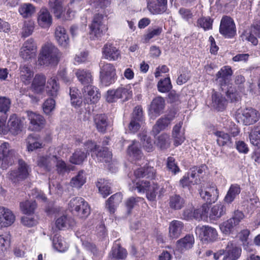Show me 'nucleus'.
Listing matches in <instances>:
<instances>
[{"mask_svg": "<svg viewBox=\"0 0 260 260\" xmlns=\"http://www.w3.org/2000/svg\"><path fill=\"white\" fill-rule=\"evenodd\" d=\"M225 213V207L221 204L214 205L211 209L209 217L211 219L216 220L220 218Z\"/></svg>", "mask_w": 260, "mask_h": 260, "instance_id": "nucleus-48", "label": "nucleus"}, {"mask_svg": "<svg viewBox=\"0 0 260 260\" xmlns=\"http://www.w3.org/2000/svg\"><path fill=\"white\" fill-rule=\"evenodd\" d=\"M28 166L22 159L18 160V168L9 173V179L14 183H17L26 179L28 175Z\"/></svg>", "mask_w": 260, "mask_h": 260, "instance_id": "nucleus-10", "label": "nucleus"}, {"mask_svg": "<svg viewBox=\"0 0 260 260\" xmlns=\"http://www.w3.org/2000/svg\"><path fill=\"white\" fill-rule=\"evenodd\" d=\"M56 160V155L50 154L45 156L39 157L37 163L40 168H43L46 171H50L55 167Z\"/></svg>", "mask_w": 260, "mask_h": 260, "instance_id": "nucleus-21", "label": "nucleus"}, {"mask_svg": "<svg viewBox=\"0 0 260 260\" xmlns=\"http://www.w3.org/2000/svg\"><path fill=\"white\" fill-rule=\"evenodd\" d=\"M69 209L75 215L83 218L87 217L90 213L89 205L81 197L72 199L69 203Z\"/></svg>", "mask_w": 260, "mask_h": 260, "instance_id": "nucleus-3", "label": "nucleus"}, {"mask_svg": "<svg viewBox=\"0 0 260 260\" xmlns=\"http://www.w3.org/2000/svg\"><path fill=\"white\" fill-rule=\"evenodd\" d=\"M251 143L258 148H260V124L254 127L249 134Z\"/></svg>", "mask_w": 260, "mask_h": 260, "instance_id": "nucleus-52", "label": "nucleus"}, {"mask_svg": "<svg viewBox=\"0 0 260 260\" xmlns=\"http://www.w3.org/2000/svg\"><path fill=\"white\" fill-rule=\"evenodd\" d=\"M260 38V21L254 25L249 32L245 31L241 36L243 40H247L251 42L253 45H256L258 41L255 36Z\"/></svg>", "mask_w": 260, "mask_h": 260, "instance_id": "nucleus-24", "label": "nucleus"}, {"mask_svg": "<svg viewBox=\"0 0 260 260\" xmlns=\"http://www.w3.org/2000/svg\"><path fill=\"white\" fill-rule=\"evenodd\" d=\"M134 185L135 187H133V190L137 189L139 192H146V197L149 201L152 202L155 201L158 190L157 184L154 183L150 184L149 181L142 180L137 182Z\"/></svg>", "mask_w": 260, "mask_h": 260, "instance_id": "nucleus-6", "label": "nucleus"}, {"mask_svg": "<svg viewBox=\"0 0 260 260\" xmlns=\"http://www.w3.org/2000/svg\"><path fill=\"white\" fill-rule=\"evenodd\" d=\"M18 159V154L7 142L0 145V167L3 170L12 166Z\"/></svg>", "mask_w": 260, "mask_h": 260, "instance_id": "nucleus-2", "label": "nucleus"}, {"mask_svg": "<svg viewBox=\"0 0 260 260\" xmlns=\"http://www.w3.org/2000/svg\"><path fill=\"white\" fill-rule=\"evenodd\" d=\"M127 153L130 157L135 160H139L143 157V153L140 148V144L136 141H133L132 144L127 148Z\"/></svg>", "mask_w": 260, "mask_h": 260, "instance_id": "nucleus-36", "label": "nucleus"}, {"mask_svg": "<svg viewBox=\"0 0 260 260\" xmlns=\"http://www.w3.org/2000/svg\"><path fill=\"white\" fill-rule=\"evenodd\" d=\"M220 33L226 38L233 37L236 32L233 20L229 16L223 17L221 20L219 27Z\"/></svg>", "mask_w": 260, "mask_h": 260, "instance_id": "nucleus-11", "label": "nucleus"}, {"mask_svg": "<svg viewBox=\"0 0 260 260\" xmlns=\"http://www.w3.org/2000/svg\"><path fill=\"white\" fill-rule=\"evenodd\" d=\"M59 85L55 77H51L47 81L46 90L47 93L53 97L56 96L59 91Z\"/></svg>", "mask_w": 260, "mask_h": 260, "instance_id": "nucleus-35", "label": "nucleus"}, {"mask_svg": "<svg viewBox=\"0 0 260 260\" xmlns=\"http://www.w3.org/2000/svg\"><path fill=\"white\" fill-rule=\"evenodd\" d=\"M209 208L207 204H203L199 208L193 211V218L197 220H205L208 217Z\"/></svg>", "mask_w": 260, "mask_h": 260, "instance_id": "nucleus-42", "label": "nucleus"}, {"mask_svg": "<svg viewBox=\"0 0 260 260\" xmlns=\"http://www.w3.org/2000/svg\"><path fill=\"white\" fill-rule=\"evenodd\" d=\"M36 207L37 204L35 201H26L20 203V209L24 214L33 213Z\"/></svg>", "mask_w": 260, "mask_h": 260, "instance_id": "nucleus-53", "label": "nucleus"}, {"mask_svg": "<svg viewBox=\"0 0 260 260\" xmlns=\"http://www.w3.org/2000/svg\"><path fill=\"white\" fill-rule=\"evenodd\" d=\"M30 120L28 129L31 131H39L44 126L45 120L42 115H28Z\"/></svg>", "mask_w": 260, "mask_h": 260, "instance_id": "nucleus-26", "label": "nucleus"}, {"mask_svg": "<svg viewBox=\"0 0 260 260\" xmlns=\"http://www.w3.org/2000/svg\"><path fill=\"white\" fill-rule=\"evenodd\" d=\"M100 80L102 84L108 86L114 83L116 79V74L113 64L101 61L100 63Z\"/></svg>", "mask_w": 260, "mask_h": 260, "instance_id": "nucleus-4", "label": "nucleus"}, {"mask_svg": "<svg viewBox=\"0 0 260 260\" xmlns=\"http://www.w3.org/2000/svg\"><path fill=\"white\" fill-rule=\"evenodd\" d=\"M170 144V136L166 133L162 134L158 136L156 141V146L161 150L168 148Z\"/></svg>", "mask_w": 260, "mask_h": 260, "instance_id": "nucleus-49", "label": "nucleus"}, {"mask_svg": "<svg viewBox=\"0 0 260 260\" xmlns=\"http://www.w3.org/2000/svg\"><path fill=\"white\" fill-rule=\"evenodd\" d=\"M240 192L241 188L239 185L232 184L224 198V202L227 204L232 203Z\"/></svg>", "mask_w": 260, "mask_h": 260, "instance_id": "nucleus-34", "label": "nucleus"}, {"mask_svg": "<svg viewBox=\"0 0 260 260\" xmlns=\"http://www.w3.org/2000/svg\"><path fill=\"white\" fill-rule=\"evenodd\" d=\"M165 101L161 97L158 96L154 99L150 105V111L153 113H159L164 108Z\"/></svg>", "mask_w": 260, "mask_h": 260, "instance_id": "nucleus-45", "label": "nucleus"}, {"mask_svg": "<svg viewBox=\"0 0 260 260\" xmlns=\"http://www.w3.org/2000/svg\"><path fill=\"white\" fill-rule=\"evenodd\" d=\"M167 167L168 170L174 174H176L180 171V169L175 162V159L173 157L170 156L168 158Z\"/></svg>", "mask_w": 260, "mask_h": 260, "instance_id": "nucleus-64", "label": "nucleus"}, {"mask_svg": "<svg viewBox=\"0 0 260 260\" xmlns=\"http://www.w3.org/2000/svg\"><path fill=\"white\" fill-rule=\"evenodd\" d=\"M112 156L111 152L107 147H99L94 155V157L95 156L99 161L108 162L111 161Z\"/></svg>", "mask_w": 260, "mask_h": 260, "instance_id": "nucleus-37", "label": "nucleus"}, {"mask_svg": "<svg viewBox=\"0 0 260 260\" xmlns=\"http://www.w3.org/2000/svg\"><path fill=\"white\" fill-rule=\"evenodd\" d=\"M158 90L161 93L169 92L172 88L170 77L159 80L157 85Z\"/></svg>", "mask_w": 260, "mask_h": 260, "instance_id": "nucleus-54", "label": "nucleus"}, {"mask_svg": "<svg viewBox=\"0 0 260 260\" xmlns=\"http://www.w3.org/2000/svg\"><path fill=\"white\" fill-rule=\"evenodd\" d=\"M109 184V182L104 179H99L96 183V186L104 198H106L111 193Z\"/></svg>", "mask_w": 260, "mask_h": 260, "instance_id": "nucleus-44", "label": "nucleus"}, {"mask_svg": "<svg viewBox=\"0 0 260 260\" xmlns=\"http://www.w3.org/2000/svg\"><path fill=\"white\" fill-rule=\"evenodd\" d=\"M143 115H135L129 123V129L133 132L137 131L143 121Z\"/></svg>", "mask_w": 260, "mask_h": 260, "instance_id": "nucleus-56", "label": "nucleus"}, {"mask_svg": "<svg viewBox=\"0 0 260 260\" xmlns=\"http://www.w3.org/2000/svg\"><path fill=\"white\" fill-rule=\"evenodd\" d=\"M75 74L78 80L84 86H88L93 83V76L92 73L88 70L78 69L75 70Z\"/></svg>", "mask_w": 260, "mask_h": 260, "instance_id": "nucleus-20", "label": "nucleus"}, {"mask_svg": "<svg viewBox=\"0 0 260 260\" xmlns=\"http://www.w3.org/2000/svg\"><path fill=\"white\" fill-rule=\"evenodd\" d=\"M19 79L25 85H29L34 77V72L31 67L27 64L19 67Z\"/></svg>", "mask_w": 260, "mask_h": 260, "instance_id": "nucleus-22", "label": "nucleus"}, {"mask_svg": "<svg viewBox=\"0 0 260 260\" xmlns=\"http://www.w3.org/2000/svg\"><path fill=\"white\" fill-rule=\"evenodd\" d=\"M70 95L72 106L75 107H79L82 104V101L79 98L78 89L76 87H71Z\"/></svg>", "mask_w": 260, "mask_h": 260, "instance_id": "nucleus-58", "label": "nucleus"}, {"mask_svg": "<svg viewBox=\"0 0 260 260\" xmlns=\"http://www.w3.org/2000/svg\"><path fill=\"white\" fill-rule=\"evenodd\" d=\"M35 27V23L32 21H25L22 27V35L27 37L31 35Z\"/></svg>", "mask_w": 260, "mask_h": 260, "instance_id": "nucleus-62", "label": "nucleus"}, {"mask_svg": "<svg viewBox=\"0 0 260 260\" xmlns=\"http://www.w3.org/2000/svg\"><path fill=\"white\" fill-rule=\"evenodd\" d=\"M26 143L29 151H32L42 147V143L40 136L38 134H31L29 135L26 139Z\"/></svg>", "mask_w": 260, "mask_h": 260, "instance_id": "nucleus-31", "label": "nucleus"}, {"mask_svg": "<svg viewBox=\"0 0 260 260\" xmlns=\"http://www.w3.org/2000/svg\"><path fill=\"white\" fill-rule=\"evenodd\" d=\"M179 14L182 19L189 22L193 20L194 16L191 9L185 8H181L179 10Z\"/></svg>", "mask_w": 260, "mask_h": 260, "instance_id": "nucleus-61", "label": "nucleus"}, {"mask_svg": "<svg viewBox=\"0 0 260 260\" xmlns=\"http://www.w3.org/2000/svg\"><path fill=\"white\" fill-rule=\"evenodd\" d=\"M22 124V122L18 118L16 115H11L7 123V127L13 135H16L21 131Z\"/></svg>", "mask_w": 260, "mask_h": 260, "instance_id": "nucleus-27", "label": "nucleus"}, {"mask_svg": "<svg viewBox=\"0 0 260 260\" xmlns=\"http://www.w3.org/2000/svg\"><path fill=\"white\" fill-rule=\"evenodd\" d=\"M217 236L216 229L211 226L205 225L200 228L199 237L204 243L214 242L217 239Z\"/></svg>", "mask_w": 260, "mask_h": 260, "instance_id": "nucleus-14", "label": "nucleus"}, {"mask_svg": "<svg viewBox=\"0 0 260 260\" xmlns=\"http://www.w3.org/2000/svg\"><path fill=\"white\" fill-rule=\"evenodd\" d=\"M75 224V221L71 217L63 214L58 217L55 221L56 228L59 230L68 228Z\"/></svg>", "mask_w": 260, "mask_h": 260, "instance_id": "nucleus-32", "label": "nucleus"}, {"mask_svg": "<svg viewBox=\"0 0 260 260\" xmlns=\"http://www.w3.org/2000/svg\"><path fill=\"white\" fill-rule=\"evenodd\" d=\"M122 194L120 192H117L111 196L107 201L106 208L111 213L115 212L116 208L121 202Z\"/></svg>", "mask_w": 260, "mask_h": 260, "instance_id": "nucleus-30", "label": "nucleus"}, {"mask_svg": "<svg viewBox=\"0 0 260 260\" xmlns=\"http://www.w3.org/2000/svg\"><path fill=\"white\" fill-rule=\"evenodd\" d=\"M52 243L54 248L59 252H63L68 248L67 243L62 239L60 235L57 234L54 236Z\"/></svg>", "mask_w": 260, "mask_h": 260, "instance_id": "nucleus-41", "label": "nucleus"}, {"mask_svg": "<svg viewBox=\"0 0 260 260\" xmlns=\"http://www.w3.org/2000/svg\"><path fill=\"white\" fill-rule=\"evenodd\" d=\"M147 8L152 14H160L164 13L167 10V6L160 3L155 4L154 2H148Z\"/></svg>", "mask_w": 260, "mask_h": 260, "instance_id": "nucleus-46", "label": "nucleus"}, {"mask_svg": "<svg viewBox=\"0 0 260 260\" xmlns=\"http://www.w3.org/2000/svg\"><path fill=\"white\" fill-rule=\"evenodd\" d=\"M214 134L217 137V142L219 145L224 146L231 143V138L227 133L221 131H217Z\"/></svg>", "mask_w": 260, "mask_h": 260, "instance_id": "nucleus-57", "label": "nucleus"}, {"mask_svg": "<svg viewBox=\"0 0 260 260\" xmlns=\"http://www.w3.org/2000/svg\"><path fill=\"white\" fill-rule=\"evenodd\" d=\"M211 106L218 112L223 111L226 108L228 102L221 93L213 90L211 95Z\"/></svg>", "mask_w": 260, "mask_h": 260, "instance_id": "nucleus-16", "label": "nucleus"}, {"mask_svg": "<svg viewBox=\"0 0 260 260\" xmlns=\"http://www.w3.org/2000/svg\"><path fill=\"white\" fill-rule=\"evenodd\" d=\"M37 46L34 40L28 39L23 44L20 51V56L25 61H30L37 56Z\"/></svg>", "mask_w": 260, "mask_h": 260, "instance_id": "nucleus-8", "label": "nucleus"}, {"mask_svg": "<svg viewBox=\"0 0 260 260\" xmlns=\"http://www.w3.org/2000/svg\"><path fill=\"white\" fill-rule=\"evenodd\" d=\"M87 154L81 149H77L70 157L72 164L80 165L83 162L87 157Z\"/></svg>", "mask_w": 260, "mask_h": 260, "instance_id": "nucleus-50", "label": "nucleus"}, {"mask_svg": "<svg viewBox=\"0 0 260 260\" xmlns=\"http://www.w3.org/2000/svg\"><path fill=\"white\" fill-rule=\"evenodd\" d=\"M82 94L84 100L88 104L96 103L101 97L99 89L92 84L84 86Z\"/></svg>", "mask_w": 260, "mask_h": 260, "instance_id": "nucleus-13", "label": "nucleus"}, {"mask_svg": "<svg viewBox=\"0 0 260 260\" xmlns=\"http://www.w3.org/2000/svg\"><path fill=\"white\" fill-rule=\"evenodd\" d=\"M194 239L192 235L188 234L176 242V248L181 252L191 249L194 244Z\"/></svg>", "mask_w": 260, "mask_h": 260, "instance_id": "nucleus-25", "label": "nucleus"}, {"mask_svg": "<svg viewBox=\"0 0 260 260\" xmlns=\"http://www.w3.org/2000/svg\"><path fill=\"white\" fill-rule=\"evenodd\" d=\"M185 204V199L179 195L175 194L170 198L169 204L173 209L180 210L184 207Z\"/></svg>", "mask_w": 260, "mask_h": 260, "instance_id": "nucleus-39", "label": "nucleus"}, {"mask_svg": "<svg viewBox=\"0 0 260 260\" xmlns=\"http://www.w3.org/2000/svg\"><path fill=\"white\" fill-rule=\"evenodd\" d=\"M199 193L208 205L214 203L217 200L219 192L215 184L208 182L201 184Z\"/></svg>", "mask_w": 260, "mask_h": 260, "instance_id": "nucleus-5", "label": "nucleus"}, {"mask_svg": "<svg viewBox=\"0 0 260 260\" xmlns=\"http://www.w3.org/2000/svg\"><path fill=\"white\" fill-rule=\"evenodd\" d=\"M232 75V70L228 66L222 68L216 74V80L221 86L229 83Z\"/></svg>", "mask_w": 260, "mask_h": 260, "instance_id": "nucleus-28", "label": "nucleus"}, {"mask_svg": "<svg viewBox=\"0 0 260 260\" xmlns=\"http://www.w3.org/2000/svg\"><path fill=\"white\" fill-rule=\"evenodd\" d=\"M63 0H49L50 7L53 10L56 17H60L63 8Z\"/></svg>", "mask_w": 260, "mask_h": 260, "instance_id": "nucleus-55", "label": "nucleus"}, {"mask_svg": "<svg viewBox=\"0 0 260 260\" xmlns=\"http://www.w3.org/2000/svg\"><path fill=\"white\" fill-rule=\"evenodd\" d=\"M243 213L239 210L235 211L233 217L220 225L221 232L226 235L231 233L234 228L244 218Z\"/></svg>", "mask_w": 260, "mask_h": 260, "instance_id": "nucleus-9", "label": "nucleus"}, {"mask_svg": "<svg viewBox=\"0 0 260 260\" xmlns=\"http://www.w3.org/2000/svg\"><path fill=\"white\" fill-rule=\"evenodd\" d=\"M111 253L113 258L116 259H125L127 256L126 250L118 245L117 247H113Z\"/></svg>", "mask_w": 260, "mask_h": 260, "instance_id": "nucleus-59", "label": "nucleus"}, {"mask_svg": "<svg viewBox=\"0 0 260 260\" xmlns=\"http://www.w3.org/2000/svg\"><path fill=\"white\" fill-rule=\"evenodd\" d=\"M15 220V217L10 210L0 207V228L11 225Z\"/></svg>", "mask_w": 260, "mask_h": 260, "instance_id": "nucleus-19", "label": "nucleus"}, {"mask_svg": "<svg viewBox=\"0 0 260 260\" xmlns=\"http://www.w3.org/2000/svg\"><path fill=\"white\" fill-rule=\"evenodd\" d=\"M135 84H127L125 86H121L117 88L119 97L122 101H126L131 99L133 96L132 87Z\"/></svg>", "mask_w": 260, "mask_h": 260, "instance_id": "nucleus-38", "label": "nucleus"}, {"mask_svg": "<svg viewBox=\"0 0 260 260\" xmlns=\"http://www.w3.org/2000/svg\"><path fill=\"white\" fill-rule=\"evenodd\" d=\"M37 23L42 28H48L52 24V17L46 8H42L37 14Z\"/></svg>", "mask_w": 260, "mask_h": 260, "instance_id": "nucleus-15", "label": "nucleus"}, {"mask_svg": "<svg viewBox=\"0 0 260 260\" xmlns=\"http://www.w3.org/2000/svg\"><path fill=\"white\" fill-rule=\"evenodd\" d=\"M174 116L172 115H167L158 119L156 123L153 126L152 130V134L156 136L161 131L165 130L170 124L171 121L173 120Z\"/></svg>", "mask_w": 260, "mask_h": 260, "instance_id": "nucleus-23", "label": "nucleus"}, {"mask_svg": "<svg viewBox=\"0 0 260 260\" xmlns=\"http://www.w3.org/2000/svg\"><path fill=\"white\" fill-rule=\"evenodd\" d=\"M10 245V237L9 235H0V251H5Z\"/></svg>", "mask_w": 260, "mask_h": 260, "instance_id": "nucleus-63", "label": "nucleus"}, {"mask_svg": "<svg viewBox=\"0 0 260 260\" xmlns=\"http://www.w3.org/2000/svg\"><path fill=\"white\" fill-rule=\"evenodd\" d=\"M46 78L42 74H37L32 81L31 87L37 93L42 92L45 89Z\"/></svg>", "mask_w": 260, "mask_h": 260, "instance_id": "nucleus-29", "label": "nucleus"}, {"mask_svg": "<svg viewBox=\"0 0 260 260\" xmlns=\"http://www.w3.org/2000/svg\"><path fill=\"white\" fill-rule=\"evenodd\" d=\"M56 160L55 166L56 167V170L59 174L63 175L65 173H68L71 170H73V166L67 165L65 162L60 157L57 156Z\"/></svg>", "mask_w": 260, "mask_h": 260, "instance_id": "nucleus-51", "label": "nucleus"}, {"mask_svg": "<svg viewBox=\"0 0 260 260\" xmlns=\"http://www.w3.org/2000/svg\"><path fill=\"white\" fill-rule=\"evenodd\" d=\"M212 20L209 17H203L198 19L197 25L207 30L212 28Z\"/></svg>", "mask_w": 260, "mask_h": 260, "instance_id": "nucleus-60", "label": "nucleus"}, {"mask_svg": "<svg viewBox=\"0 0 260 260\" xmlns=\"http://www.w3.org/2000/svg\"><path fill=\"white\" fill-rule=\"evenodd\" d=\"M224 251L223 260H237L241 256L242 252L241 248L237 247L231 242L228 243Z\"/></svg>", "mask_w": 260, "mask_h": 260, "instance_id": "nucleus-17", "label": "nucleus"}, {"mask_svg": "<svg viewBox=\"0 0 260 260\" xmlns=\"http://www.w3.org/2000/svg\"><path fill=\"white\" fill-rule=\"evenodd\" d=\"M55 38L59 46L64 48L69 46L70 39L66 29L61 26L56 27Z\"/></svg>", "mask_w": 260, "mask_h": 260, "instance_id": "nucleus-18", "label": "nucleus"}, {"mask_svg": "<svg viewBox=\"0 0 260 260\" xmlns=\"http://www.w3.org/2000/svg\"><path fill=\"white\" fill-rule=\"evenodd\" d=\"M102 57L110 61H115L120 57V51L113 44L106 43L102 49Z\"/></svg>", "mask_w": 260, "mask_h": 260, "instance_id": "nucleus-12", "label": "nucleus"}, {"mask_svg": "<svg viewBox=\"0 0 260 260\" xmlns=\"http://www.w3.org/2000/svg\"><path fill=\"white\" fill-rule=\"evenodd\" d=\"M94 122L98 129L101 132H105L108 125L107 117L106 115H95Z\"/></svg>", "mask_w": 260, "mask_h": 260, "instance_id": "nucleus-43", "label": "nucleus"}, {"mask_svg": "<svg viewBox=\"0 0 260 260\" xmlns=\"http://www.w3.org/2000/svg\"><path fill=\"white\" fill-rule=\"evenodd\" d=\"M86 182L85 172L83 171H80L78 174L73 177L71 180V186L79 188L81 187Z\"/></svg>", "mask_w": 260, "mask_h": 260, "instance_id": "nucleus-47", "label": "nucleus"}, {"mask_svg": "<svg viewBox=\"0 0 260 260\" xmlns=\"http://www.w3.org/2000/svg\"><path fill=\"white\" fill-rule=\"evenodd\" d=\"M61 57V53L52 43H46L42 46L38 59V64L40 66H56Z\"/></svg>", "mask_w": 260, "mask_h": 260, "instance_id": "nucleus-1", "label": "nucleus"}, {"mask_svg": "<svg viewBox=\"0 0 260 260\" xmlns=\"http://www.w3.org/2000/svg\"><path fill=\"white\" fill-rule=\"evenodd\" d=\"M18 11L23 18H28L35 13L36 7L31 4L24 3L20 6Z\"/></svg>", "mask_w": 260, "mask_h": 260, "instance_id": "nucleus-40", "label": "nucleus"}, {"mask_svg": "<svg viewBox=\"0 0 260 260\" xmlns=\"http://www.w3.org/2000/svg\"><path fill=\"white\" fill-rule=\"evenodd\" d=\"M182 222L178 220L172 221L169 226V235L172 238L176 239L182 233L183 228Z\"/></svg>", "mask_w": 260, "mask_h": 260, "instance_id": "nucleus-33", "label": "nucleus"}, {"mask_svg": "<svg viewBox=\"0 0 260 260\" xmlns=\"http://www.w3.org/2000/svg\"><path fill=\"white\" fill-rule=\"evenodd\" d=\"M103 16L102 14L95 15L90 25V38L93 40L101 38L107 30V26L102 23Z\"/></svg>", "mask_w": 260, "mask_h": 260, "instance_id": "nucleus-7", "label": "nucleus"}]
</instances>
